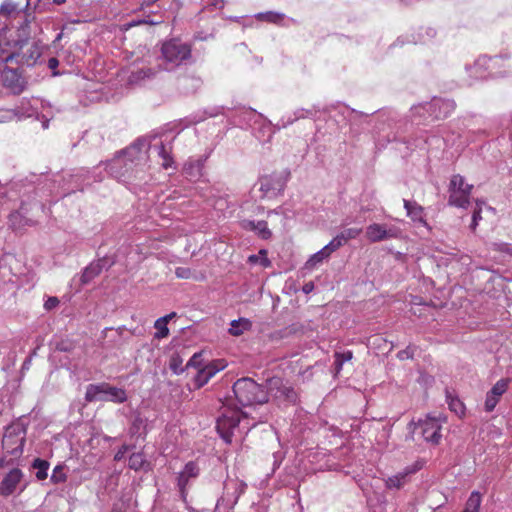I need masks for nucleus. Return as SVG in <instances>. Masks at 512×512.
Listing matches in <instances>:
<instances>
[{
	"mask_svg": "<svg viewBox=\"0 0 512 512\" xmlns=\"http://www.w3.org/2000/svg\"><path fill=\"white\" fill-rule=\"evenodd\" d=\"M30 37H32L30 19H24L22 24L18 26V38L0 44V82L16 95L25 90L27 82L18 68L8 67L7 64L12 62L15 57L20 56L18 48L21 49Z\"/></svg>",
	"mask_w": 512,
	"mask_h": 512,
	"instance_id": "1",
	"label": "nucleus"
},
{
	"mask_svg": "<svg viewBox=\"0 0 512 512\" xmlns=\"http://www.w3.org/2000/svg\"><path fill=\"white\" fill-rule=\"evenodd\" d=\"M24 19H30L32 35L37 32L39 26L35 22V16L22 11L18 3L13 0H5L0 5V44L5 41H13L18 38V26Z\"/></svg>",
	"mask_w": 512,
	"mask_h": 512,
	"instance_id": "2",
	"label": "nucleus"
},
{
	"mask_svg": "<svg viewBox=\"0 0 512 512\" xmlns=\"http://www.w3.org/2000/svg\"><path fill=\"white\" fill-rule=\"evenodd\" d=\"M233 392L242 406L264 404L268 401V394L264 387L251 378L238 379L233 385Z\"/></svg>",
	"mask_w": 512,
	"mask_h": 512,
	"instance_id": "3",
	"label": "nucleus"
},
{
	"mask_svg": "<svg viewBox=\"0 0 512 512\" xmlns=\"http://www.w3.org/2000/svg\"><path fill=\"white\" fill-rule=\"evenodd\" d=\"M505 59L504 56L488 57L484 55L479 57L472 66H466V70L475 79L505 77L508 73L501 69L510 67V65H505Z\"/></svg>",
	"mask_w": 512,
	"mask_h": 512,
	"instance_id": "4",
	"label": "nucleus"
},
{
	"mask_svg": "<svg viewBox=\"0 0 512 512\" xmlns=\"http://www.w3.org/2000/svg\"><path fill=\"white\" fill-rule=\"evenodd\" d=\"M27 424L19 418L5 428L2 448L10 455L20 457L26 441Z\"/></svg>",
	"mask_w": 512,
	"mask_h": 512,
	"instance_id": "5",
	"label": "nucleus"
},
{
	"mask_svg": "<svg viewBox=\"0 0 512 512\" xmlns=\"http://www.w3.org/2000/svg\"><path fill=\"white\" fill-rule=\"evenodd\" d=\"M85 400L88 402L111 401L120 404L127 400V394L124 389L108 383L89 384L86 388Z\"/></svg>",
	"mask_w": 512,
	"mask_h": 512,
	"instance_id": "6",
	"label": "nucleus"
},
{
	"mask_svg": "<svg viewBox=\"0 0 512 512\" xmlns=\"http://www.w3.org/2000/svg\"><path fill=\"white\" fill-rule=\"evenodd\" d=\"M246 488L247 484L244 481L237 478H227L224 481L223 494L217 500L216 510L219 512H231Z\"/></svg>",
	"mask_w": 512,
	"mask_h": 512,
	"instance_id": "7",
	"label": "nucleus"
},
{
	"mask_svg": "<svg viewBox=\"0 0 512 512\" xmlns=\"http://www.w3.org/2000/svg\"><path fill=\"white\" fill-rule=\"evenodd\" d=\"M161 53L166 63L165 69L171 70L190 59L191 48L180 40L172 39L163 43Z\"/></svg>",
	"mask_w": 512,
	"mask_h": 512,
	"instance_id": "8",
	"label": "nucleus"
},
{
	"mask_svg": "<svg viewBox=\"0 0 512 512\" xmlns=\"http://www.w3.org/2000/svg\"><path fill=\"white\" fill-rule=\"evenodd\" d=\"M412 427V434H419L430 445L436 446L442 439V421L440 417L426 416L424 419L418 420L417 423L411 422L409 428Z\"/></svg>",
	"mask_w": 512,
	"mask_h": 512,
	"instance_id": "9",
	"label": "nucleus"
},
{
	"mask_svg": "<svg viewBox=\"0 0 512 512\" xmlns=\"http://www.w3.org/2000/svg\"><path fill=\"white\" fill-rule=\"evenodd\" d=\"M156 138V135L138 138L130 146L118 152V154L130 161V164L133 163L135 167L143 169L148 160L151 141Z\"/></svg>",
	"mask_w": 512,
	"mask_h": 512,
	"instance_id": "10",
	"label": "nucleus"
},
{
	"mask_svg": "<svg viewBox=\"0 0 512 512\" xmlns=\"http://www.w3.org/2000/svg\"><path fill=\"white\" fill-rule=\"evenodd\" d=\"M472 189L473 185L468 184L461 175L452 176L448 189V204L458 208H468Z\"/></svg>",
	"mask_w": 512,
	"mask_h": 512,
	"instance_id": "11",
	"label": "nucleus"
},
{
	"mask_svg": "<svg viewBox=\"0 0 512 512\" xmlns=\"http://www.w3.org/2000/svg\"><path fill=\"white\" fill-rule=\"evenodd\" d=\"M106 169L111 176L123 182L137 178L138 174L143 172V169L135 167L133 163L130 164V161L118 153L111 161L107 162Z\"/></svg>",
	"mask_w": 512,
	"mask_h": 512,
	"instance_id": "12",
	"label": "nucleus"
},
{
	"mask_svg": "<svg viewBox=\"0 0 512 512\" xmlns=\"http://www.w3.org/2000/svg\"><path fill=\"white\" fill-rule=\"evenodd\" d=\"M455 109V103L450 99L433 98L431 102L418 104L412 107V111L420 116L427 112L432 119L448 117Z\"/></svg>",
	"mask_w": 512,
	"mask_h": 512,
	"instance_id": "13",
	"label": "nucleus"
},
{
	"mask_svg": "<svg viewBox=\"0 0 512 512\" xmlns=\"http://www.w3.org/2000/svg\"><path fill=\"white\" fill-rule=\"evenodd\" d=\"M245 414L238 409L226 408L217 419L216 428L220 437L226 442L231 443L235 428L238 427L241 417Z\"/></svg>",
	"mask_w": 512,
	"mask_h": 512,
	"instance_id": "14",
	"label": "nucleus"
},
{
	"mask_svg": "<svg viewBox=\"0 0 512 512\" xmlns=\"http://www.w3.org/2000/svg\"><path fill=\"white\" fill-rule=\"evenodd\" d=\"M289 173H272L261 177L258 181L261 197L272 199L281 194L288 181Z\"/></svg>",
	"mask_w": 512,
	"mask_h": 512,
	"instance_id": "15",
	"label": "nucleus"
},
{
	"mask_svg": "<svg viewBox=\"0 0 512 512\" xmlns=\"http://www.w3.org/2000/svg\"><path fill=\"white\" fill-rule=\"evenodd\" d=\"M24 473L19 468H13L6 473L0 483V495L9 497L13 495L19 488L18 494H21L29 485L28 481L24 480Z\"/></svg>",
	"mask_w": 512,
	"mask_h": 512,
	"instance_id": "16",
	"label": "nucleus"
},
{
	"mask_svg": "<svg viewBox=\"0 0 512 512\" xmlns=\"http://www.w3.org/2000/svg\"><path fill=\"white\" fill-rule=\"evenodd\" d=\"M401 229L395 225L373 223L366 227L365 236L372 242L396 239L401 236Z\"/></svg>",
	"mask_w": 512,
	"mask_h": 512,
	"instance_id": "17",
	"label": "nucleus"
},
{
	"mask_svg": "<svg viewBox=\"0 0 512 512\" xmlns=\"http://www.w3.org/2000/svg\"><path fill=\"white\" fill-rule=\"evenodd\" d=\"M226 366L227 362L224 359H216L206 363V365L202 367L200 370H198L196 375L194 376L195 388L199 389L203 387L218 372L225 369Z\"/></svg>",
	"mask_w": 512,
	"mask_h": 512,
	"instance_id": "18",
	"label": "nucleus"
},
{
	"mask_svg": "<svg viewBox=\"0 0 512 512\" xmlns=\"http://www.w3.org/2000/svg\"><path fill=\"white\" fill-rule=\"evenodd\" d=\"M199 474L200 469L194 461L186 463L184 468L178 473L177 487L183 500H186L188 488L191 485V482L194 481Z\"/></svg>",
	"mask_w": 512,
	"mask_h": 512,
	"instance_id": "19",
	"label": "nucleus"
},
{
	"mask_svg": "<svg viewBox=\"0 0 512 512\" xmlns=\"http://www.w3.org/2000/svg\"><path fill=\"white\" fill-rule=\"evenodd\" d=\"M30 39L31 37L25 44H23L21 49L18 48V53L20 56L14 58L16 63L27 67L34 66L42 54L41 47L38 45V43H30Z\"/></svg>",
	"mask_w": 512,
	"mask_h": 512,
	"instance_id": "20",
	"label": "nucleus"
},
{
	"mask_svg": "<svg viewBox=\"0 0 512 512\" xmlns=\"http://www.w3.org/2000/svg\"><path fill=\"white\" fill-rule=\"evenodd\" d=\"M259 21H265L281 27H289L297 24V21L291 17H287L284 13L276 11L260 12L255 15Z\"/></svg>",
	"mask_w": 512,
	"mask_h": 512,
	"instance_id": "21",
	"label": "nucleus"
},
{
	"mask_svg": "<svg viewBox=\"0 0 512 512\" xmlns=\"http://www.w3.org/2000/svg\"><path fill=\"white\" fill-rule=\"evenodd\" d=\"M337 250L334 242L332 240L325 245L322 249L311 255V257L305 263V267L307 269H313L317 265L321 264L323 261L327 260L330 255Z\"/></svg>",
	"mask_w": 512,
	"mask_h": 512,
	"instance_id": "22",
	"label": "nucleus"
},
{
	"mask_svg": "<svg viewBox=\"0 0 512 512\" xmlns=\"http://www.w3.org/2000/svg\"><path fill=\"white\" fill-rule=\"evenodd\" d=\"M111 263L106 259H99L96 262L90 263L81 275V283L87 284L98 276L105 267H109Z\"/></svg>",
	"mask_w": 512,
	"mask_h": 512,
	"instance_id": "23",
	"label": "nucleus"
},
{
	"mask_svg": "<svg viewBox=\"0 0 512 512\" xmlns=\"http://www.w3.org/2000/svg\"><path fill=\"white\" fill-rule=\"evenodd\" d=\"M151 148L157 152V155L162 159L161 166L164 169H169L174 167V160L172 157V144L169 143L168 146L163 142H160L155 145H151Z\"/></svg>",
	"mask_w": 512,
	"mask_h": 512,
	"instance_id": "24",
	"label": "nucleus"
},
{
	"mask_svg": "<svg viewBox=\"0 0 512 512\" xmlns=\"http://www.w3.org/2000/svg\"><path fill=\"white\" fill-rule=\"evenodd\" d=\"M243 227L246 229H249L251 231H254L258 237L261 239L267 240L270 239L272 236L271 230L268 228V224L266 221H252V220H245L243 222Z\"/></svg>",
	"mask_w": 512,
	"mask_h": 512,
	"instance_id": "25",
	"label": "nucleus"
},
{
	"mask_svg": "<svg viewBox=\"0 0 512 512\" xmlns=\"http://www.w3.org/2000/svg\"><path fill=\"white\" fill-rule=\"evenodd\" d=\"M274 396L279 401L287 404H295L298 400V395L294 388L282 383L276 388Z\"/></svg>",
	"mask_w": 512,
	"mask_h": 512,
	"instance_id": "26",
	"label": "nucleus"
},
{
	"mask_svg": "<svg viewBox=\"0 0 512 512\" xmlns=\"http://www.w3.org/2000/svg\"><path fill=\"white\" fill-rule=\"evenodd\" d=\"M362 231V228L359 227L344 229L332 239V242H334L337 249H339L349 240L356 239L362 233Z\"/></svg>",
	"mask_w": 512,
	"mask_h": 512,
	"instance_id": "27",
	"label": "nucleus"
},
{
	"mask_svg": "<svg viewBox=\"0 0 512 512\" xmlns=\"http://www.w3.org/2000/svg\"><path fill=\"white\" fill-rule=\"evenodd\" d=\"M203 165H204L203 159L190 158L184 164L183 171L191 179H197L202 175Z\"/></svg>",
	"mask_w": 512,
	"mask_h": 512,
	"instance_id": "28",
	"label": "nucleus"
},
{
	"mask_svg": "<svg viewBox=\"0 0 512 512\" xmlns=\"http://www.w3.org/2000/svg\"><path fill=\"white\" fill-rule=\"evenodd\" d=\"M157 73V70L154 68H139L135 71H132L128 76V82L130 84H140L146 79L153 78Z\"/></svg>",
	"mask_w": 512,
	"mask_h": 512,
	"instance_id": "29",
	"label": "nucleus"
},
{
	"mask_svg": "<svg viewBox=\"0 0 512 512\" xmlns=\"http://www.w3.org/2000/svg\"><path fill=\"white\" fill-rule=\"evenodd\" d=\"M175 316H176V313L172 312L170 314H167L163 317L158 318L155 321L154 327L156 329V332L154 334V338L163 339L169 335V329H168L167 325H168V322Z\"/></svg>",
	"mask_w": 512,
	"mask_h": 512,
	"instance_id": "30",
	"label": "nucleus"
},
{
	"mask_svg": "<svg viewBox=\"0 0 512 512\" xmlns=\"http://www.w3.org/2000/svg\"><path fill=\"white\" fill-rule=\"evenodd\" d=\"M257 124H259V129L258 132L256 133V137L261 142L270 141L274 134L271 122L268 121L266 118L262 117V119H260Z\"/></svg>",
	"mask_w": 512,
	"mask_h": 512,
	"instance_id": "31",
	"label": "nucleus"
},
{
	"mask_svg": "<svg viewBox=\"0 0 512 512\" xmlns=\"http://www.w3.org/2000/svg\"><path fill=\"white\" fill-rule=\"evenodd\" d=\"M403 202L407 216H409L413 221L424 222L422 206L415 201L404 200Z\"/></svg>",
	"mask_w": 512,
	"mask_h": 512,
	"instance_id": "32",
	"label": "nucleus"
},
{
	"mask_svg": "<svg viewBox=\"0 0 512 512\" xmlns=\"http://www.w3.org/2000/svg\"><path fill=\"white\" fill-rule=\"evenodd\" d=\"M31 467L36 470L35 477L38 481L47 479L48 470L50 467V463L47 460L35 458L31 464Z\"/></svg>",
	"mask_w": 512,
	"mask_h": 512,
	"instance_id": "33",
	"label": "nucleus"
},
{
	"mask_svg": "<svg viewBox=\"0 0 512 512\" xmlns=\"http://www.w3.org/2000/svg\"><path fill=\"white\" fill-rule=\"evenodd\" d=\"M483 208H485L489 211H494V209L492 207L488 206L485 201L477 200L475 208L472 213V222L470 224V229L472 231L476 230V227L478 226L479 221L482 219L481 213L483 211Z\"/></svg>",
	"mask_w": 512,
	"mask_h": 512,
	"instance_id": "34",
	"label": "nucleus"
},
{
	"mask_svg": "<svg viewBox=\"0 0 512 512\" xmlns=\"http://www.w3.org/2000/svg\"><path fill=\"white\" fill-rule=\"evenodd\" d=\"M251 328V321L246 318H240L231 322L229 333L233 336H240Z\"/></svg>",
	"mask_w": 512,
	"mask_h": 512,
	"instance_id": "35",
	"label": "nucleus"
},
{
	"mask_svg": "<svg viewBox=\"0 0 512 512\" xmlns=\"http://www.w3.org/2000/svg\"><path fill=\"white\" fill-rule=\"evenodd\" d=\"M149 463L146 461L145 456L141 452L133 453L129 457V467L135 471L146 470Z\"/></svg>",
	"mask_w": 512,
	"mask_h": 512,
	"instance_id": "36",
	"label": "nucleus"
},
{
	"mask_svg": "<svg viewBox=\"0 0 512 512\" xmlns=\"http://www.w3.org/2000/svg\"><path fill=\"white\" fill-rule=\"evenodd\" d=\"M482 497L478 491H473L466 504L465 508L462 512H479L481 505Z\"/></svg>",
	"mask_w": 512,
	"mask_h": 512,
	"instance_id": "37",
	"label": "nucleus"
},
{
	"mask_svg": "<svg viewBox=\"0 0 512 512\" xmlns=\"http://www.w3.org/2000/svg\"><path fill=\"white\" fill-rule=\"evenodd\" d=\"M408 482L409 481L406 480L402 474L396 473L395 475H392L385 480V487L389 490H399Z\"/></svg>",
	"mask_w": 512,
	"mask_h": 512,
	"instance_id": "38",
	"label": "nucleus"
},
{
	"mask_svg": "<svg viewBox=\"0 0 512 512\" xmlns=\"http://www.w3.org/2000/svg\"><path fill=\"white\" fill-rule=\"evenodd\" d=\"M446 399L449 409L452 412H454L458 416H463L465 414V406L458 397L453 396L450 393H447Z\"/></svg>",
	"mask_w": 512,
	"mask_h": 512,
	"instance_id": "39",
	"label": "nucleus"
},
{
	"mask_svg": "<svg viewBox=\"0 0 512 512\" xmlns=\"http://www.w3.org/2000/svg\"><path fill=\"white\" fill-rule=\"evenodd\" d=\"M8 222L13 229H19L28 224V220L17 210L9 214Z\"/></svg>",
	"mask_w": 512,
	"mask_h": 512,
	"instance_id": "40",
	"label": "nucleus"
},
{
	"mask_svg": "<svg viewBox=\"0 0 512 512\" xmlns=\"http://www.w3.org/2000/svg\"><path fill=\"white\" fill-rule=\"evenodd\" d=\"M425 462L422 459L416 460L414 463L407 465L403 470L399 471V474H402L406 480L410 481V476L421 470L424 466Z\"/></svg>",
	"mask_w": 512,
	"mask_h": 512,
	"instance_id": "41",
	"label": "nucleus"
},
{
	"mask_svg": "<svg viewBox=\"0 0 512 512\" xmlns=\"http://www.w3.org/2000/svg\"><path fill=\"white\" fill-rule=\"evenodd\" d=\"M65 466L62 464L56 465L52 471L50 482L53 484H62L67 480V474L65 473Z\"/></svg>",
	"mask_w": 512,
	"mask_h": 512,
	"instance_id": "42",
	"label": "nucleus"
},
{
	"mask_svg": "<svg viewBox=\"0 0 512 512\" xmlns=\"http://www.w3.org/2000/svg\"><path fill=\"white\" fill-rule=\"evenodd\" d=\"M241 116L247 125H251V122L256 125L258 121L263 117L262 114L256 112V110L252 108L243 109L241 111Z\"/></svg>",
	"mask_w": 512,
	"mask_h": 512,
	"instance_id": "43",
	"label": "nucleus"
},
{
	"mask_svg": "<svg viewBox=\"0 0 512 512\" xmlns=\"http://www.w3.org/2000/svg\"><path fill=\"white\" fill-rule=\"evenodd\" d=\"M509 383V379L502 378L493 385L489 392L500 398L507 391Z\"/></svg>",
	"mask_w": 512,
	"mask_h": 512,
	"instance_id": "44",
	"label": "nucleus"
},
{
	"mask_svg": "<svg viewBox=\"0 0 512 512\" xmlns=\"http://www.w3.org/2000/svg\"><path fill=\"white\" fill-rule=\"evenodd\" d=\"M352 357H353V353L350 350L344 351L342 353H336L334 364H335L337 372H339L342 369L343 364L347 361H350L352 359Z\"/></svg>",
	"mask_w": 512,
	"mask_h": 512,
	"instance_id": "45",
	"label": "nucleus"
},
{
	"mask_svg": "<svg viewBox=\"0 0 512 512\" xmlns=\"http://www.w3.org/2000/svg\"><path fill=\"white\" fill-rule=\"evenodd\" d=\"M318 112L316 107H312L310 109L298 108L293 112V116L295 120H300L304 118H314Z\"/></svg>",
	"mask_w": 512,
	"mask_h": 512,
	"instance_id": "46",
	"label": "nucleus"
},
{
	"mask_svg": "<svg viewBox=\"0 0 512 512\" xmlns=\"http://www.w3.org/2000/svg\"><path fill=\"white\" fill-rule=\"evenodd\" d=\"M490 248L494 251L512 256V244L506 242H492Z\"/></svg>",
	"mask_w": 512,
	"mask_h": 512,
	"instance_id": "47",
	"label": "nucleus"
},
{
	"mask_svg": "<svg viewBox=\"0 0 512 512\" xmlns=\"http://www.w3.org/2000/svg\"><path fill=\"white\" fill-rule=\"evenodd\" d=\"M206 364L203 362V359H202V353L201 352H198V353H195L190 359L189 361L187 362L186 364V367L185 368H195L197 370H200L202 367H204Z\"/></svg>",
	"mask_w": 512,
	"mask_h": 512,
	"instance_id": "48",
	"label": "nucleus"
},
{
	"mask_svg": "<svg viewBox=\"0 0 512 512\" xmlns=\"http://www.w3.org/2000/svg\"><path fill=\"white\" fill-rule=\"evenodd\" d=\"M499 400H500V398H498L497 396L493 395L492 393H490L488 391L486 394V399H485V403H484L485 411L492 412L495 409L496 405L499 403Z\"/></svg>",
	"mask_w": 512,
	"mask_h": 512,
	"instance_id": "49",
	"label": "nucleus"
},
{
	"mask_svg": "<svg viewBox=\"0 0 512 512\" xmlns=\"http://www.w3.org/2000/svg\"><path fill=\"white\" fill-rule=\"evenodd\" d=\"M170 369L173 371V373L179 375L185 371L186 368L182 367V359L180 356L176 355L173 356L170 360Z\"/></svg>",
	"mask_w": 512,
	"mask_h": 512,
	"instance_id": "50",
	"label": "nucleus"
},
{
	"mask_svg": "<svg viewBox=\"0 0 512 512\" xmlns=\"http://www.w3.org/2000/svg\"><path fill=\"white\" fill-rule=\"evenodd\" d=\"M17 116L14 110L2 109L0 110V123L12 121Z\"/></svg>",
	"mask_w": 512,
	"mask_h": 512,
	"instance_id": "51",
	"label": "nucleus"
},
{
	"mask_svg": "<svg viewBox=\"0 0 512 512\" xmlns=\"http://www.w3.org/2000/svg\"><path fill=\"white\" fill-rule=\"evenodd\" d=\"M295 117L292 114L283 116L277 124V129L286 128L295 122Z\"/></svg>",
	"mask_w": 512,
	"mask_h": 512,
	"instance_id": "52",
	"label": "nucleus"
},
{
	"mask_svg": "<svg viewBox=\"0 0 512 512\" xmlns=\"http://www.w3.org/2000/svg\"><path fill=\"white\" fill-rule=\"evenodd\" d=\"M175 275L177 278H180V279H188L191 277L192 272H191L190 268L177 267L175 270Z\"/></svg>",
	"mask_w": 512,
	"mask_h": 512,
	"instance_id": "53",
	"label": "nucleus"
},
{
	"mask_svg": "<svg viewBox=\"0 0 512 512\" xmlns=\"http://www.w3.org/2000/svg\"><path fill=\"white\" fill-rule=\"evenodd\" d=\"M145 426V420L138 414L134 417L132 422L133 432L136 433L140 428Z\"/></svg>",
	"mask_w": 512,
	"mask_h": 512,
	"instance_id": "54",
	"label": "nucleus"
},
{
	"mask_svg": "<svg viewBox=\"0 0 512 512\" xmlns=\"http://www.w3.org/2000/svg\"><path fill=\"white\" fill-rule=\"evenodd\" d=\"M414 351L411 347H407L404 350H401L397 353V357L400 360H407L413 357Z\"/></svg>",
	"mask_w": 512,
	"mask_h": 512,
	"instance_id": "55",
	"label": "nucleus"
},
{
	"mask_svg": "<svg viewBox=\"0 0 512 512\" xmlns=\"http://www.w3.org/2000/svg\"><path fill=\"white\" fill-rule=\"evenodd\" d=\"M59 303V299L57 297L52 296L45 301L44 308L49 311L56 308L59 305Z\"/></svg>",
	"mask_w": 512,
	"mask_h": 512,
	"instance_id": "56",
	"label": "nucleus"
},
{
	"mask_svg": "<svg viewBox=\"0 0 512 512\" xmlns=\"http://www.w3.org/2000/svg\"><path fill=\"white\" fill-rule=\"evenodd\" d=\"M129 450V446L127 445H122L118 451L116 452V454L114 455V460L115 461H121L123 458H124V455L126 454V452Z\"/></svg>",
	"mask_w": 512,
	"mask_h": 512,
	"instance_id": "57",
	"label": "nucleus"
},
{
	"mask_svg": "<svg viewBox=\"0 0 512 512\" xmlns=\"http://www.w3.org/2000/svg\"><path fill=\"white\" fill-rule=\"evenodd\" d=\"M14 257L11 255H5L0 259V269H6L7 265H10L12 261H14Z\"/></svg>",
	"mask_w": 512,
	"mask_h": 512,
	"instance_id": "58",
	"label": "nucleus"
},
{
	"mask_svg": "<svg viewBox=\"0 0 512 512\" xmlns=\"http://www.w3.org/2000/svg\"><path fill=\"white\" fill-rule=\"evenodd\" d=\"M142 23H145V21L144 20H133L131 22L126 23L125 26H126V29H129L131 27L137 26Z\"/></svg>",
	"mask_w": 512,
	"mask_h": 512,
	"instance_id": "59",
	"label": "nucleus"
},
{
	"mask_svg": "<svg viewBox=\"0 0 512 512\" xmlns=\"http://www.w3.org/2000/svg\"><path fill=\"white\" fill-rule=\"evenodd\" d=\"M314 289V284L312 282H308L303 286V292L308 294Z\"/></svg>",
	"mask_w": 512,
	"mask_h": 512,
	"instance_id": "60",
	"label": "nucleus"
},
{
	"mask_svg": "<svg viewBox=\"0 0 512 512\" xmlns=\"http://www.w3.org/2000/svg\"><path fill=\"white\" fill-rule=\"evenodd\" d=\"M49 68H56L58 66V60L56 58H50L48 61Z\"/></svg>",
	"mask_w": 512,
	"mask_h": 512,
	"instance_id": "61",
	"label": "nucleus"
},
{
	"mask_svg": "<svg viewBox=\"0 0 512 512\" xmlns=\"http://www.w3.org/2000/svg\"><path fill=\"white\" fill-rule=\"evenodd\" d=\"M259 260V256L258 255H250L248 257V261L251 263V264H255L257 263Z\"/></svg>",
	"mask_w": 512,
	"mask_h": 512,
	"instance_id": "62",
	"label": "nucleus"
},
{
	"mask_svg": "<svg viewBox=\"0 0 512 512\" xmlns=\"http://www.w3.org/2000/svg\"><path fill=\"white\" fill-rule=\"evenodd\" d=\"M8 464L4 457H0V469L5 467Z\"/></svg>",
	"mask_w": 512,
	"mask_h": 512,
	"instance_id": "63",
	"label": "nucleus"
},
{
	"mask_svg": "<svg viewBox=\"0 0 512 512\" xmlns=\"http://www.w3.org/2000/svg\"><path fill=\"white\" fill-rule=\"evenodd\" d=\"M261 263H262V265H263L264 267H267V266H269V264H270L269 260H268L266 257H264V258L262 259V262H261Z\"/></svg>",
	"mask_w": 512,
	"mask_h": 512,
	"instance_id": "64",
	"label": "nucleus"
}]
</instances>
